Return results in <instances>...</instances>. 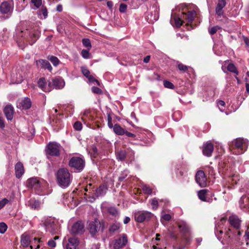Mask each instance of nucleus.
I'll use <instances>...</instances> for the list:
<instances>
[{
  "mask_svg": "<svg viewBox=\"0 0 249 249\" xmlns=\"http://www.w3.org/2000/svg\"><path fill=\"white\" fill-rule=\"evenodd\" d=\"M248 147L246 140L242 138H237L232 141L229 144V148L231 152L235 155H240L244 153Z\"/></svg>",
  "mask_w": 249,
  "mask_h": 249,
  "instance_id": "2",
  "label": "nucleus"
},
{
  "mask_svg": "<svg viewBox=\"0 0 249 249\" xmlns=\"http://www.w3.org/2000/svg\"><path fill=\"white\" fill-rule=\"evenodd\" d=\"M226 0H218V3L215 8V12L217 15L221 16L223 15V8L226 6Z\"/></svg>",
  "mask_w": 249,
  "mask_h": 249,
  "instance_id": "23",
  "label": "nucleus"
},
{
  "mask_svg": "<svg viewBox=\"0 0 249 249\" xmlns=\"http://www.w3.org/2000/svg\"><path fill=\"white\" fill-rule=\"evenodd\" d=\"M112 128L113 129L114 132L116 135L122 136L124 134L125 130L122 127L120 124H116Z\"/></svg>",
  "mask_w": 249,
  "mask_h": 249,
  "instance_id": "28",
  "label": "nucleus"
},
{
  "mask_svg": "<svg viewBox=\"0 0 249 249\" xmlns=\"http://www.w3.org/2000/svg\"><path fill=\"white\" fill-rule=\"evenodd\" d=\"M172 20L174 21L176 26L178 27H180L182 25V20L178 16L172 15L171 21H172Z\"/></svg>",
  "mask_w": 249,
  "mask_h": 249,
  "instance_id": "34",
  "label": "nucleus"
},
{
  "mask_svg": "<svg viewBox=\"0 0 249 249\" xmlns=\"http://www.w3.org/2000/svg\"><path fill=\"white\" fill-rule=\"evenodd\" d=\"M178 228L180 232L185 234L187 232V228L185 225H178Z\"/></svg>",
  "mask_w": 249,
  "mask_h": 249,
  "instance_id": "59",
  "label": "nucleus"
},
{
  "mask_svg": "<svg viewBox=\"0 0 249 249\" xmlns=\"http://www.w3.org/2000/svg\"><path fill=\"white\" fill-rule=\"evenodd\" d=\"M30 237L27 235H22L21 239V244L24 247H27L31 244Z\"/></svg>",
  "mask_w": 249,
  "mask_h": 249,
  "instance_id": "31",
  "label": "nucleus"
},
{
  "mask_svg": "<svg viewBox=\"0 0 249 249\" xmlns=\"http://www.w3.org/2000/svg\"><path fill=\"white\" fill-rule=\"evenodd\" d=\"M36 65L44 69H47L50 71L52 70V67L51 66L49 62L46 60L40 59L36 61Z\"/></svg>",
  "mask_w": 249,
  "mask_h": 249,
  "instance_id": "21",
  "label": "nucleus"
},
{
  "mask_svg": "<svg viewBox=\"0 0 249 249\" xmlns=\"http://www.w3.org/2000/svg\"><path fill=\"white\" fill-rule=\"evenodd\" d=\"M107 124L110 128H112L114 126L112 123V117L110 112L107 113Z\"/></svg>",
  "mask_w": 249,
  "mask_h": 249,
  "instance_id": "53",
  "label": "nucleus"
},
{
  "mask_svg": "<svg viewBox=\"0 0 249 249\" xmlns=\"http://www.w3.org/2000/svg\"><path fill=\"white\" fill-rule=\"evenodd\" d=\"M89 49L87 50H83L81 52V55L84 58H89Z\"/></svg>",
  "mask_w": 249,
  "mask_h": 249,
  "instance_id": "52",
  "label": "nucleus"
},
{
  "mask_svg": "<svg viewBox=\"0 0 249 249\" xmlns=\"http://www.w3.org/2000/svg\"><path fill=\"white\" fill-rule=\"evenodd\" d=\"M227 221L226 217H223L221 218L220 221L218 223V227L221 225H223Z\"/></svg>",
  "mask_w": 249,
  "mask_h": 249,
  "instance_id": "62",
  "label": "nucleus"
},
{
  "mask_svg": "<svg viewBox=\"0 0 249 249\" xmlns=\"http://www.w3.org/2000/svg\"><path fill=\"white\" fill-rule=\"evenodd\" d=\"M177 63H178V69L180 71H187V66H186L183 65L181 63H178V62Z\"/></svg>",
  "mask_w": 249,
  "mask_h": 249,
  "instance_id": "57",
  "label": "nucleus"
},
{
  "mask_svg": "<svg viewBox=\"0 0 249 249\" xmlns=\"http://www.w3.org/2000/svg\"><path fill=\"white\" fill-rule=\"evenodd\" d=\"M48 245L51 247L54 248L56 246V243L53 240H50L48 242Z\"/></svg>",
  "mask_w": 249,
  "mask_h": 249,
  "instance_id": "61",
  "label": "nucleus"
},
{
  "mask_svg": "<svg viewBox=\"0 0 249 249\" xmlns=\"http://www.w3.org/2000/svg\"><path fill=\"white\" fill-rule=\"evenodd\" d=\"M5 127L4 121L3 119L0 117V127L3 128Z\"/></svg>",
  "mask_w": 249,
  "mask_h": 249,
  "instance_id": "64",
  "label": "nucleus"
},
{
  "mask_svg": "<svg viewBox=\"0 0 249 249\" xmlns=\"http://www.w3.org/2000/svg\"><path fill=\"white\" fill-rule=\"evenodd\" d=\"M69 166L73 169L75 172H80L82 171L85 166V161L82 158L73 157L69 160Z\"/></svg>",
  "mask_w": 249,
  "mask_h": 249,
  "instance_id": "4",
  "label": "nucleus"
},
{
  "mask_svg": "<svg viewBox=\"0 0 249 249\" xmlns=\"http://www.w3.org/2000/svg\"><path fill=\"white\" fill-rule=\"evenodd\" d=\"M220 29V27L218 26H214L209 29V33L211 35H213L215 34L218 29Z\"/></svg>",
  "mask_w": 249,
  "mask_h": 249,
  "instance_id": "49",
  "label": "nucleus"
},
{
  "mask_svg": "<svg viewBox=\"0 0 249 249\" xmlns=\"http://www.w3.org/2000/svg\"><path fill=\"white\" fill-rule=\"evenodd\" d=\"M127 5L124 3H121L119 7V11L121 13H124L127 9Z\"/></svg>",
  "mask_w": 249,
  "mask_h": 249,
  "instance_id": "55",
  "label": "nucleus"
},
{
  "mask_svg": "<svg viewBox=\"0 0 249 249\" xmlns=\"http://www.w3.org/2000/svg\"><path fill=\"white\" fill-rule=\"evenodd\" d=\"M91 154L95 158L98 155V150L95 146H93L90 150Z\"/></svg>",
  "mask_w": 249,
  "mask_h": 249,
  "instance_id": "54",
  "label": "nucleus"
},
{
  "mask_svg": "<svg viewBox=\"0 0 249 249\" xmlns=\"http://www.w3.org/2000/svg\"><path fill=\"white\" fill-rule=\"evenodd\" d=\"M189 6L188 4V31L193 29L196 26V24H194L193 22L196 17L197 8L195 6L192 10H189Z\"/></svg>",
  "mask_w": 249,
  "mask_h": 249,
  "instance_id": "6",
  "label": "nucleus"
},
{
  "mask_svg": "<svg viewBox=\"0 0 249 249\" xmlns=\"http://www.w3.org/2000/svg\"><path fill=\"white\" fill-rule=\"evenodd\" d=\"M227 70L231 72L235 73L236 75L238 74V71L233 63H230L227 66Z\"/></svg>",
  "mask_w": 249,
  "mask_h": 249,
  "instance_id": "36",
  "label": "nucleus"
},
{
  "mask_svg": "<svg viewBox=\"0 0 249 249\" xmlns=\"http://www.w3.org/2000/svg\"><path fill=\"white\" fill-rule=\"evenodd\" d=\"M12 10L11 4L7 1L3 2L0 6V11L2 14H8Z\"/></svg>",
  "mask_w": 249,
  "mask_h": 249,
  "instance_id": "22",
  "label": "nucleus"
},
{
  "mask_svg": "<svg viewBox=\"0 0 249 249\" xmlns=\"http://www.w3.org/2000/svg\"><path fill=\"white\" fill-rule=\"evenodd\" d=\"M44 225L46 230L51 232H54L57 228L54 222L51 220L46 221Z\"/></svg>",
  "mask_w": 249,
  "mask_h": 249,
  "instance_id": "27",
  "label": "nucleus"
},
{
  "mask_svg": "<svg viewBox=\"0 0 249 249\" xmlns=\"http://www.w3.org/2000/svg\"><path fill=\"white\" fill-rule=\"evenodd\" d=\"M46 82L44 77L40 78L38 81V87L41 88L43 91L47 92L50 91V88L49 87L48 89H46L45 85Z\"/></svg>",
  "mask_w": 249,
  "mask_h": 249,
  "instance_id": "30",
  "label": "nucleus"
},
{
  "mask_svg": "<svg viewBox=\"0 0 249 249\" xmlns=\"http://www.w3.org/2000/svg\"><path fill=\"white\" fill-rule=\"evenodd\" d=\"M127 242V237L126 235L123 234L122 238L116 240L114 244L115 249H119L124 247Z\"/></svg>",
  "mask_w": 249,
  "mask_h": 249,
  "instance_id": "18",
  "label": "nucleus"
},
{
  "mask_svg": "<svg viewBox=\"0 0 249 249\" xmlns=\"http://www.w3.org/2000/svg\"><path fill=\"white\" fill-rule=\"evenodd\" d=\"M82 43H83V45L85 47L88 48V49H89V50L90 49V48L91 47V43H90V40L89 39H88V38L83 39Z\"/></svg>",
  "mask_w": 249,
  "mask_h": 249,
  "instance_id": "43",
  "label": "nucleus"
},
{
  "mask_svg": "<svg viewBox=\"0 0 249 249\" xmlns=\"http://www.w3.org/2000/svg\"><path fill=\"white\" fill-rule=\"evenodd\" d=\"M195 178L196 182L201 187H204L207 185V178L203 171H198L196 173Z\"/></svg>",
  "mask_w": 249,
  "mask_h": 249,
  "instance_id": "8",
  "label": "nucleus"
},
{
  "mask_svg": "<svg viewBox=\"0 0 249 249\" xmlns=\"http://www.w3.org/2000/svg\"><path fill=\"white\" fill-rule=\"evenodd\" d=\"M154 216V214L148 211H139L134 214L135 220L139 223L148 222Z\"/></svg>",
  "mask_w": 249,
  "mask_h": 249,
  "instance_id": "5",
  "label": "nucleus"
},
{
  "mask_svg": "<svg viewBox=\"0 0 249 249\" xmlns=\"http://www.w3.org/2000/svg\"><path fill=\"white\" fill-rule=\"evenodd\" d=\"M48 58L53 63L54 66H57L59 63V59L55 56H49Z\"/></svg>",
  "mask_w": 249,
  "mask_h": 249,
  "instance_id": "38",
  "label": "nucleus"
},
{
  "mask_svg": "<svg viewBox=\"0 0 249 249\" xmlns=\"http://www.w3.org/2000/svg\"><path fill=\"white\" fill-rule=\"evenodd\" d=\"M163 85L166 88L170 89H174L175 88L174 84L167 80H164L163 81Z\"/></svg>",
  "mask_w": 249,
  "mask_h": 249,
  "instance_id": "44",
  "label": "nucleus"
},
{
  "mask_svg": "<svg viewBox=\"0 0 249 249\" xmlns=\"http://www.w3.org/2000/svg\"><path fill=\"white\" fill-rule=\"evenodd\" d=\"M120 229L119 224H113L111 225L108 229L110 232H114Z\"/></svg>",
  "mask_w": 249,
  "mask_h": 249,
  "instance_id": "40",
  "label": "nucleus"
},
{
  "mask_svg": "<svg viewBox=\"0 0 249 249\" xmlns=\"http://www.w3.org/2000/svg\"><path fill=\"white\" fill-rule=\"evenodd\" d=\"M104 224L103 222H101L97 219H95L93 221L89 222L88 226V230L92 237H95L97 235L101 229L102 231H103L104 229Z\"/></svg>",
  "mask_w": 249,
  "mask_h": 249,
  "instance_id": "3",
  "label": "nucleus"
},
{
  "mask_svg": "<svg viewBox=\"0 0 249 249\" xmlns=\"http://www.w3.org/2000/svg\"><path fill=\"white\" fill-rule=\"evenodd\" d=\"M213 144L210 142H207L203 146L202 152L204 155L210 157L213 151Z\"/></svg>",
  "mask_w": 249,
  "mask_h": 249,
  "instance_id": "17",
  "label": "nucleus"
},
{
  "mask_svg": "<svg viewBox=\"0 0 249 249\" xmlns=\"http://www.w3.org/2000/svg\"><path fill=\"white\" fill-rule=\"evenodd\" d=\"M16 176L17 178H20L24 173V168L23 164L20 162H18L15 167Z\"/></svg>",
  "mask_w": 249,
  "mask_h": 249,
  "instance_id": "25",
  "label": "nucleus"
},
{
  "mask_svg": "<svg viewBox=\"0 0 249 249\" xmlns=\"http://www.w3.org/2000/svg\"><path fill=\"white\" fill-rule=\"evenodd\" d=\"M229 175L230 177L229 182L232 185L236 184L240 180V176L238 174H234L231 176Z\"/></svg>",
  "mask_w": 249,
  "mask_h": 249,
  "instance_id": "32",
  "label": "nucleus"
},
{
  "mask_svg": "<svg viewBox=\"0 0 249 249\" xmlns=\"http://www.w3.org/2000/svg\"><path fill=\"white\" fill-rule=\"evenodd\" d=\"M239 203L240 208L244 211L249 205V197L245 195L242 196L239 200Z\"/></svg>",
  "mask_w": 249,
  "mask_h": 249,
  "instance_id": "26",
  "label": "nucleus"
},
{
  "mask_svg": "<svg viewBox=\"0 0 249 249\" xmlns=\"http://www.w3.org/2000/svg\"><path fill=\"white\" fill-rule=\"evenodd\" d=\"M65 82L62 78L61 77H55L52 79V81H49L48 83V87L50 89L53 87L56 89H61L64 87Z\"/></svg>",
  "mask_w": 249,
  "mask_h": 249,
  "instance_id": "10",
  "label": "nucleus"
},
{
  "mask_svg": "<svg viewBox=\"0 0 249 249\" xmlns=\"http://www.w3.org/2000/svg\"><path fill=\"white\" fill-rule=\"evenodd\" d=\"M218 165L219 172L229 176V171H231V165L229 163V158L224 159L219 163Z\"/></svg>",
  "mask_w": 249,
  "mask_h": 249,
  "instance_id": "9",
  "label": "nucleus"
},
{
  "mask_svg": "<svg viewBox=\"0 0 249 249\" xmlns=\"http://www.w3.org/2000/svg\"><path fill=\"white\" fill-rule=\"evenodd\" d=\"M37 14L39 16L43 15L44 18H46L48 16V11L46 7L42 5L41 9L37 11Z\"/></svg>",
  "mask_w": 249,
  "mask_h": 249,
  "instance_id": "35",
  "label": "nucleus"
},
{
  "mask_svg": "<svg viewBox=\"0 0 249 249\" xmlns=\"http://www.w3.org/2000/svg\"><path fill=\"white\" fill-rule=\"evenodd\" d=\"M116 155L117 159L122 161L125 159L126 153L124 150H121L116 153Z\"/></svg>",
  "mask_w": 249,
  "mask_h": 249,
  "instance_id": "37",
  "label": "nucleus"
},
{
  "mask_svg": "<svg viewBox=\"0 0 249 249\" xmlns=\"http://www.w3.org/2000/svg\"><path fill=\"white\" fill-rule=\"evenodd\" d=\"M188 75H189V77L192 80L195 78L196 75L194 72V70L192 68L188 67Z\"/></svg>",
  "mask_w": 249,
  "mask_h": 249,
  "instance_id": "46",
  "label": "nucleus"
},
{
  "mask_svg": "<svg viewBox=\"0 0 249 249\" xmlns=\"http://www.w3.org/2000/svg\"><path fill=\"white\" fill-rule=\"evenodd\" d=\"M84 224L81 221H78L73 224L71 232L73 234H81L84 233Z\"/></svg>",
  "mask_w": 249,
  "mask_h": 249,
  "instance_id": "11",
  "label": "nucleus"
},
{
  "mask_svg": "<svg viewBox=\"0 0 249 249\" xmlns=\"http://www.w3.org/2000/svg\"><path fill=\"white\" fill-rule=\"evenodd\" d=\"M9 202L8 200L6 198H4L0 201V210L3 208L5 205Z\"/></svg>",
  "mask_w": 249,
  "mask_h": 249,
  "instance_id": "58",
  "label": "nucleus"
},
{
  "mask_svg": "<svg viewBox=\"0 0 249 249\" xmlns=\"http://www.w3.org/2000/svg\"><path fill=\"white\" fill-rule=\"evenodd\" d=\"M208 189H202L197 192V195L199 199L204 202H211L212 199L209 197L211 196V194Z\"/></svg>",
  "mask_w": 249,
  "mask_h": 249,
  "instance_id": "12",
  "label": "nucleus"
},
{
  "mask_svg": "<svg viewBox=\"0 0 249 249\" xmlns=\"http://www.w3.org/2000/svg\"><path fill=\"white\" fill-rule=\"evenodd\" d=\"M161 218L166 221H169L171 218V216L169 214L166 213L162 215Z\"/></svg>",
  "mask_w": 249,
  "mask_h": 249,
  "instance_id": "60",
  "label": "nucleus"
},
{
  "mask_svg": "<svg viewBox=\"0 0 249 249\" xmlns=\"http://www.w3.org/2000/svg\"><path fill=\"white\" fill-rule=\"evenodd\" d=\"M91 91L95 94H101L103 93L102 89L97 87H92L91 88Z\"/></svg>",
  "mask_w": 249,
  "mask_h": 249,
  "instance_id": "50",
  "label": "nucleus"
},
{
  "mask_svg": "<svg viewBox=\"0 0 249 249\" xmlns=\"http://www.w3.org/2000/svg\"><path fill=\"white\" fill-rule=\"evenodd\" d=\"M7 226L3 222L0 223V233H4L7 230Z\"/></svg>",
  "mask_w": 249,
  "mask_h": 249,
  "instance_id": "48",
  "label": "nucleus"
},
{
  "mask_svg": "<svg viewBox=\"0 0 249 249\" xmlns=\"http://www.w3.org/2000/svg\"><path fill=\"white\" fill-rule=\"evenodd\" d=\"M28 205L32 209H37L40 206V202L36 200L31 199L28 202Z\"/></svg>",
  "mask_w": 249,
  "mask_h": 249,
  "instance_id": "33",
  "label": "nucleus"
},
{
  "mask_svg": "<svg viewBox=\"0 0 249 249\" xmlns=\"http://www.w3.org/2000/svg\"><path fill=\"white\" fill-rule=\"evenodd\" d=\"M31 101L29 98L19 100L17 103V107L22 109H28L31 107Z\"/></svg>",
  "mask_w": 249,
  "mask_h": 249,
  "instance_id": "16",
  "label": "nucleus"
},
{
  "mask_svg": "<svg viewBox=\"0 0 249 249\" xmlns=\"http://www.w3.org/2000/svg\"><path fill=\"white\" fill-rule=\"evenodd\" d=\"M151 204L153 206V208L156 209L158 206V201L157 199H156V198L152 199L151 200Z\"/></svg>",
  "mask_w": 249,
  "mask_h": 249,
  "instance_id": "56",
  "label": "nucleus"
},
{
  "mask_svg": "<svg viewBox=\"0 0 249 249\" xmlns=\"http://www.w3.org/2000/svg\"><path fill=\"white\" fill-rule=\"evenodd\" d=\"M12 80L15 83H20L23 80V76L20 73L19 71L18 73H13L12 74Z\"/></svg>",
  "mask_w": 249,
  "mask_h": 249,
  "instance_id": "29",
  "label": "nucleus"
},
{
  "mask_svg": "<svg viewBox=\"0 0 249 249\" xmlns=\"http://www.w3.org/2000/svg\"><path fill=\"white\" fill-rule=\"evenodd\" d=\"M27 34V37L30 45H33L37 40L39 36V34L37 31H29L26 30L24 33L25 36Z\"/></svg>",
  "mask_w": 249,
  "mask_h": 249,
  "instance_id": "13",
  "label": "nucleus"
},
{
  "mask_svg": "<svg viewBox=\"0 0 249 249\" xmlns=\"http://www.w3.org/2000/svg\"><path fill=\"white\" fill-rule=\"evenodd\" d=\"M225 102L223 100H219L217 101V106L221 112H223L225 108Z\"/></svg>",
  "mask_w": 249,
  "mask_h": 249,
  "instance_id": "41",
  "label": "nucleus"
},
{
  "mask_svg": "<svg viewBox=\"0 0 249 249\" xmlns=\"http://www.w3.org/2000/svg\"><path fill=\"white\" fill-rule=\"evenodd\" d=\"M40 181L36 178H32L27 181V186L28 188L37 190L41 187Z\"/></svg>",
  "mask_w": 249,
  "mask_h": 249,
  "instance_id": "15",
  "label": "nucleus"
},
{
  "mask_svg": "<svg viewBox=\"0 0 249 249\" xmlns=\"http://www.w3.org/2000/svg\"><path fill=\"white\" fill-rule=\"evenodd\" d=\"M124 134L128 137H131V138H135L136 137V135L133 134V133H130V132H128L127 130H125V133H124Z\"/></svg>",
  "mask_w": 249,
  "mask_h": 249,
  "instance_id": "63",
  "label": "nucleus"
},
{
  "mask_svg": "<svg viewBox=\"0 0 249 249\" xmlns=\"http://www.w3.org/2000/svg\"><path fill=\"white\" fill-rule=\"evenodd\" d=\"M107 188L105 185H100L98 188L96 189L95 193L92 196L93 200H95L96 198L99 196H104L107 192Z\"/></svg>",
  "mask_w": 249,
  "mask_h": 249,
  "instance_id": "20",
  "label": "nucleus"
},
{
  "mask_svg": "<svg viewBox=\"0 0 249 249\" xmlns=\"http://www.w3.org/2000/svg\"><path fill=\"white\" fill-rule=\"evenodd\" d=\"M4 113L7 120H11L13 118L14 108L11 105L6 106L4 109Z\"/></svg>",
  "mask_w": 249,
  "mask_h": 249,
  "instance_id": "24",
  "label": "nucleus"
},
{
  "mask_svg": "<svg viewBox=\"0 0 249 249\" xmlns=\"http://www.w3.org/2000/svg\"><path fill=\"white\" fill-rule=\"evenodd\" d=\"M81 71L83 75L87 78L90 75L89 71L86 67H81Z\"/></svg>",
  "mask_w": 249,
  "mask_h": 249,
  "instance_id": "51",
  "label": "nucleus"
},
{
  "mask_svg": "<svg viewBox=\"0 0 249 249\" xmlns=\"http://www.w3.org/2000/svg\"><path fill=\"white\" fill-rule=\"evenodd\" d=\"M73 127L75 130L80 131L82 128V124L80 122L77 121L74 124Z\"/></svg>",
  "mask_w": 249,
  "mask_h": 249,
  "instance_id": "47",
  "label": "nucleus"
},
{
  "mask_svg": "<svg viewBox=\"0 0 249 249\" xmlns=\"http://www.w3.org/2000/svg\"><path fill=\"white\" fill-rule=\"evenodd\" d=\"M142 189L145 194L151 195L152 194V189L147 185H144L142 186Z\"/></svg>",
  "mask_w": 249,
  "mask_h": 249,
  "instance_id": "45",
  "label": "nucleus"
},
{
  "mask_svg": "<svg viewBox=\"0 0 249 249\" xmlns=\"http://www.w3.org/2000/svg\"><path fill=\"white\" fill-rule=\"evenodd\" d=\"M31 2L34 4L35 7L34 9L38 8L42 5V0H31Z\"/></svg>",
  "mask_w": 249,
  "mask_h": 249,
  "instance_id": "42",
  "label": "nucleus"
},
{
  "mask_svg": "<svg viewBox=\"0 0 249 249\" xmlns=\"http://www.w3.org/2000/svg\"><path fill=\"white\" fill-rule=\"evenodd\" d=\"M60 145L56 142H50L47 146L46 154L52 156H58L60 154Z\"/></svg>",
  "mask_w": 249,
  "mask_h": 249,
  "instance_id": "7",
  "label": "nucleus"
},
{
  "mask_svg": "<svg viewBox=\"0 0 249 249\" xmlns=\"http://www.w3.org/2000/svg\"><path fill=\"white\" fill-rule=\"evenodd\" d=\"M56 181L59 186L65 188L69 186L71 180V176L66 168L59 169L55 174Z\"/></svg>",
  "mask_w": 249,
  "mask_h": 249,
  "instance_id": "1",
  "label": "nucleus"
},
{
  "mask_svg": "<svg viewBox=\"0 0 249 249\" xmlns=\"http://www.w3.org/2000/svg\"><path fill=\"white\" fill-rule=\"evenodd\" d=\"M229 222L231 227L236 230H239L241 227V220L235 215H232L229 217Z\"/></svg>",
  "mask_w": 249,
  "mask_h": 249,
  "instance_id": "14",
  "label": "nucleus"
},
{
  "mask_svg": "<svg viewBox=\"0 0 249 249\" xmlns=\"http://www.w3.org/2000/svg\"><path fill=\"white\" fill-rule=\"evenodd\" d=\"M68 244L66 246L67 249H78L79 240L77 237H72L68 239Z\"/></svg>",
  "mask_w": 249,
  "mask_h": 249,
  "instance_id": "19",
  "label": "nucleus"
},
{
  "mask_svg": "<svg viewBox=\"0 0 249 249\" xmlns=\"http://www.w3.org/2000/svg\"><path fill=\"white\" fill-rule=\"evenodd\" d=\"M108 213L114 217L118 215L119 213L115 207H109L107 210Z\"/></svg>",
  "mask_w": 249,
  "mask_h": 249,
  "instance_id": "39",
  "label": "nucleus"
}]
</instances>
